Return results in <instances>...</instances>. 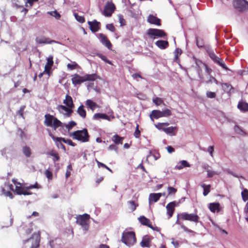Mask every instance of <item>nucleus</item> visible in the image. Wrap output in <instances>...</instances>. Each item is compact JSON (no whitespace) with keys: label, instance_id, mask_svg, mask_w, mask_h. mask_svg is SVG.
Masks as SVG:
<instances>
[{"label":"nucleus","instance_id":"obj_1","mask_svg":"<svg viewBox=\"0 0 248 248\" xmlns=\"http://www.w3.org/2000/svg\"><path fill=\"white\" fill-rule=\"evenodd\" d=\"M70 136L73 139L80 140L83 142H87L89 140V136L86 129L77 130L70 134Z\"/></svg>","mask_w":248,"mask_h":248},{"label":"nucleus","instance_id":"obj_2","mask_svg":"<svg viewBox=\"0 0 248 248\" xmlns=\"http://www.w3.org/2000/svg\"><path fill=\"white\" fill-rule=\"evenodd\" d=\"M122 241L128 247L133 246L136 242L135 233L133 232H124L122 234Z\"/></svg>","mask_w":248,"mask_h":248},{"label":"nucleus","instance_id":"obj_3","mask_svg":"<svg viewBox=\"0 0 248 248\" xmlns=\"http://www.w3.org/2000/svg\"><path fill=\"white\" fill-rule=\"evenodd\" d=\"M12 182L15 186V189H14V186L12 184H8V186L10 190L13 191H15L18 195L23 194L25 195H28L31 194V193L28 192L26 189L22 187L21 184L19 182H17L16 180L13 179L12 180Z\"/></svg>","mask_w":248,"mask_h":248},{"label":"nucleus","instance_id":"obj_4","mask_svg":"<svg viewBox=\"0 0 248 248\" xmlns=\"http://www.w3.org/2000/svg\"><path fill=\"white\" fill-rule=\"evenodd\" d=\"M171 115V112L169 109L166 108L162 111L154 110L150 115L151 119L153 121V118L158 119L160 117H167Z\"/></svg>","mask_w":248,"mask_h":248},{"label":"nucleus","instance_id":"obj_5","mask_svg":"<svg viewBox=\"0 0 248 248\" xmlns=\"http://www.w3.org/2000/svg\"><path fill=\"white\" fill-rule=\"evenodd\" d=\"M90 216L87 214L83 215H79L77 217V223L80 225L85 231H87L89 229V219Z\"/></svg>","mask_w":248,"mask_h":248},{"label":"nucleus","instance_id":"obj_6","mask_svg":"<svg viewBox=\"0 0 248 248\" xmlns=\"http://www.w3.org/2000/svg\"><path fill=\"white\" fill-rule=\"evenodd\" d=\"M147 34L150 38L153 39L156 37H164L166 36V33L163 30L156 29H149Z\"/></svg>","mask_w":248,"mask_h":248},{"label":"nucleus","instance_id":"obj_7","mask_svg":"<svg viewBox=\"0 0 248 248\" xmlns=\"http://www.w3.org/2000/svg\"><path fill=\"white\" fill-rule=\"evenodd\" d=\"M180 217L185 220H188L194 222H198L199 217L195 214H188L186 212L182 213L180 214Z\"/></svg>","mask_w":248,"mask_h":248},{"label":"nucleus","instance_id":"obj_8","mask_svg":"<svg viewBox=\"0 0 248 248\" xmlns=\"http://www.w3.org/2000/svg\"><path fill=\"white\" fill-rule=\"evenodd\" d=\"M40 238V234L39 232L37 233H34L32 235V237L29 239L26 240L25 242L32 241V245L31 248H37L39 246Z\"/></svg>","mask_w":248,"mask_h":248},{"label":"nucleus","instance_id":"obj_9","mask_svg":"<svg viewBox=\"0 0 248 248\" xmlns=\"http://www.w3.org/2000/svg\"><path fill=\"white\" fill-rule=\"evenodd\" d=\"M235 7L240 11H244L248 9V2L246 0H235Z\"/></svg>","mask_w":248,"mask_h":248},{"label":"nucleus","instance_id":"obj_10","mask_svg":"<svg viewBox=\"0 0 248 248\" xmlns=\"http://www.w3.org/2000/svg\"><path fill=\"white\" fill-rule=\"evenodd\" d=\"M57 109L60 113L63 114L66 117H70L73 112V110L72 109L63 105L58 106Z\"/></svg>","mask_w":248,"mask_h":248},{"label":"nucleus","instance_id":"obj_11","mask_svg":"<svg viewBox=\"0 0 248 248\" xmlns=\"http://www.w3.org/2000/svg\"><path fill=\"white\" fill-rule=\"evenodd\" d=\"M115 6L112 3L108 2L105 6L103 14L106 16H110L113 12Z\"/></svg>","mask_w":248,"mask_h":248},{"label":"nucleus","instance_id":"obj_12","mask_svg":"<svg viewBox=\"0 0 248 248\" xmlns=\"http://www.w3.org/2000/svg\"><path fill=\"white\" fill-rule=\"evenodd\" d=\"M35 41L37 43L40 44H51L52 43H59L55 40H50L49 38H46L45 37H37L35 39Z\"/></svg>","mask_w":248,"mask_h":248},{"label":"nucleus","instance_id":"obj_13","mask_svg":"<svg viewBox=\"0 0 248 248\" xmlns=\"http://www.w3.org/2000/svg\"><path fill=\"white\" fill-rule=\"evenodd\" d=\"M88 24L91 31L93 32H97L100 29L99 25L100 23L95 19H94L93 21H88Z\"/></svg>","mask_w":248,"mask_h":248},{"label":"nucleus","instance_id":"obj_14","mask_svg":"<svg viewBox=\"0 0 248 248\" xmlns=\"http://www.w3.org/2000/svg\"><path fill=\"white\" fill-rule=\"evenodd\" d=\"M152 237L145 235L143 237L140 243V246L142 248H150L151 247V240Z\"/></svg>","mask_w":248,"mask_h":248},{"label":"nucleus","instance_id":"obj_15","mask_svg":"<svg viewBox=\"0 0 248 248\" xmlns=\"http://www.w3.org/2000/svg\"><path fill=\"white\" fill-rule=\"evenodd\" d=\"M98 38L103 45L105 46L109 49H111L112 46L111 44L105 35L102 33H99L98 34Z\"/></svg>","mask_w":248,"mask_h":248},{"label":"nucleus","instance_id":"obj_16","mask_svg":"<svg viewBox=\"0 0 248 248\" xmlns=\"http://www.w3.org/2000/svg\"><path fill=\"white\" fill-rule=\"evenodd\" d=\"M205 48L210 57V58L215 62H217L220 59L218 58L214 52L213 50L211 48L210 46H205Z\"/></svg>","mask_w":248,"mask_h":248},{"label":"nucleus","instance_id":"obj_17","mask_svg":"<svg viewBox=\"0 0 248 248\" xmlns=\"http://www.w3.org/2000/svg\"><path fill=\"white\" fill-rule=\"evenodd\" d=\"M72 83L74 85L80 84L84 82L83 76H80L77 74H75L72 76Z\"/></svg>","mask_w":248,"mask_h":248},{"label":"nucleus","instance_id":"obj_18","mask_svg":"<svg viewBox=\"0 0 248 248\" xmlns=\"http://www.w3.org/2000/svg\"><path fill=\"white\" fill-rule=\"evenodd\" d=\"M111 118L112 119H114V116H112L110 117V116H108L106 114L100 113H95L93 116V119L97 120H99L100 119H102L107 120L108 121H110L111 120Z\"/></svg>","mask_w":248,"mask_h":248},{"label":"nucleus","instance_id":"obj_19","mask_svg":"<svg viewBox=\"0 0 248 248\" xmlns=\"http://www.w3.org/2000/svg\"><path fill=\"white\" fill-rule=\"evenodd\" d=\"M161 196V193L150 194L149 197V204H151L152 202H157Z\"/></svg>","mask_w":248,"mask_h":248},{"label":"nucleus","instance_id":"obj_20","mask_svg":"<svg viewBox=\"0 0 248 248\" xmlns=\"http://www.w3.org/2000/svg\"><path fill=\"white\" fill-rule=\"evenodd\" d=\"M147 21L152 24L157 26L160 25V20L153 15H150L147 18Z\"/></svg>","mask_w":248,"mask_h":248},{"label":"nucleus","instance_id":"obj_21","mask_svg":"<svg viewBox=\"0 0 248 248\" xmlns=\"http://www.w3.org/2000/svg\"><path fill=\"white\" fill-rule=\"evenodd\" d=\"M175 206V202H171L168 204L166 206V209L167 210V214L169 216V218L172 217L173 212L174 211V207Z\"/></svg>","mask_w":248,"mask_h":248},{"label":"nucleus","instance_id":"obj_22","mask_svg":"<svg viewBox=\"0 0 248 248\" xmlns=\"http://www.w3.org/2000/svg\"><path fill=\"white\" fill-rule=\"evenodd\" d=\"M53 64V56L50 55L47 58V62L45 66V72L49 74V70Z\"/></svg>","mask_w":248,"mask_h":248},{"label":"nucleus","instance_id":"obj_23","mask_svg":"<svg viewBox=\"0 0 248 248\" xmlns=\"http://www.w3.org/2000/svg\"><path fill=\"white\" fill-rule=\"evenodd\" d=\"M44 124L46 126H52L54 117L53 116L47 114L45 115Z\"/></svg>","mask_w":248,"mask_h":248},{"label":"nucleus","instance_id":"obj_24","mask_svg":"<svg viewBox=\"0 0 248 248\" xmlns=\"http://www.w3.org/2000/svg\"><path fill=\"white\" fill-rule=\"evenodd\" d=\"M63 103L71 109L74 106L72 98L68 95H66L65 99L63 100Z\"/></svg>","mask_w":248,"mask_h":248},{"label":"nucleus","instance_id":"obj_25","mask_svg":"<svg viewBox=\"0 0 248 248\" xmlns=\"http://www.w3.org/2000/svg\"><path fill=\"white\" fill-rule=\"evenodd\" d=\"M190 165L186 160H181L175 167L176 170H181L185 167H190Z\"/></svg>","mask_w":248,"mask_h":248},{"label":"nucleus","instance_id":"obj_26","mask_svg":"<svg viewBox=\"0 0 248 248\" xmlns=\"http://www.w3.org/2000/svg\"><path fill=\"white\" fill-rule=\"evenodd\" d=\"M155 44L158 47L161 49H165L169 46L168 42L164 40H158L155 43Z\"/></svg>","mask_w":248,"mask_h":248},{"label":"nucleus","instance_id":"obj_27","mask_svg":"<svg viewBox=\"0 0 248 248\" xmlns=\"http://www.w3.org/2000/svg\"><path fill=\"white\" fill-rule=\"evenodd\" d=\"M139 221L143 225L147 226L150 228H153V226L150 223V221L144 216H140L139 218Z\"/></svg>","mask_w":248,"mask_h":248},{"label":"nucleus","instance_id":"obj_28","mask_svg":"<svg viewBox=\"0 0 248 248\" xmlns=\"http://www.w3.org/2000/svg\"><path fill=\"white\" fill-rule=\"evenodd\" d=\"M97 78L98 76L95 74H86L83 76L84 82L94 81Z\"/></svg>","mask_w":248,"mask_h":248},{"label":"nucleus","instance_id":"obj_29","mask_svg":"<svg viewBox=\"0 0 248 248\" xmlns=\"http://www.w3.org/2000/svg\"><path fill=\"white\" fill-rule=\"evenodd\" d=\"M219 206L218 203H211L209 205V208L212 212H218L219 211Z\"/></svg>","mask_w":248,"mask_h":248},{"label":"nucleus","instance_id":"obj_30","mask_svg":"<svg viewBox=\"0 0 248 248\" xmlns=\"http://www.w3.org/2000/svg\"><path fill=\"white\" fill-rule=\"evenodd\" d=\"M86 105L93 111L95 108H98L99 106L94 102L90 99H88L86 101Z\"/></svg>","mask_w":248,"mask_h":248},{"label":"nucleus","instance_id":"obj_31","mask_svg":"<svg viewBox=\"0 0 248 248\" xmlns=\"http://www.w3.org/2000/svg\"><path fill=\"white\" fill-rule=\"evenodd\" d=\"M237 107L239 109H240L242 111H248V104L246 102H239L237 105Z\"/></svg>","mask_w":248,"mask_h":248},{"label":"nucleus","instance_id":"obj_32","mask_svg":"<svg viewBox=\"0 0 248 248\" xmlns=\"http://www.w3.org/2000/svg\"><path fill=\"white\" fill-rule=\"evenodd\" d=\"M77 112L81 117L83 118H85L86 112L83 105H81L79 107L77 110Z\"/></svg>","mask_w":248,"mask_h":248},{"label":"nucleus","instance_id":"obj_33","mask_svg":"<svg viewBox=\"0 0 248 248\" xmlns=\"http://www.w3.org/2000/svg\"><path fill=\"white\" fill-rule=\"evenodd\" d=\"M201 186L203 189V195L204 196H207L210 191V185H206L204 184H202Z\"/></svg>","mask_w":248,"mask_h":248},{"label":"nucleus","instance_id":"obj_34","mask_svg":"<svg viewBox=\"0 0 248 248\" xmlns=\"http://www.w3.org/2000/svg\"><path fill=\"white\" fill-rule=\"evenodd\" d=\"M47 155L53 156L54 158L53 161L55 162L56 161H58L60 159L59 155L55 152L54 150H51L47 153Z\"/></svg>","mask_w":248,"mask_h":248},{"label":"nucleus","instance_id":"obj_35","mask_svg":"<svg viewBox=\"0 0 248 248\" xmlns=\"http://www.w3.org/2000/svg\"><path fill=\"white\" fill-rule=\"evenodd\" d=\"M123 138L119 136L118 135H115L112 138V141L116 144H122Z\"/></svg>","mask_w":248,"mask_h":248},{"label":"nucleus","instance_id":"obj_36","mask_svg":"<svg viewBox=\"0 0 248 248\" xmlns=\"http://www.w3.org/2000/svg\"><path fill=\"white\" fill-rule=\"evenodd\" d=\"M22 151H23V154L25 155L26 156V157H30L31 155V148L27 146H25L23 147V149H22Z\"/></svg>","mask_w":248,"mask_h":248},{"label":"nucleus","instance_id":"obj_37","mask_svg":"<svg viewBox=\"0 0 248 248\" xmlns=\"http://www.w3.org/2000/svg\"><path fill=\"white\" fill-rule=\"evenodd\" d=\"M53 126L54 129L55 130L59 126H62V123L60 121L57 119L56 118L54 117V119L53 121Z\"/></svg>","mask_w":248,"mask_h":248},{"label":"nucleus","instance_id":"obj_38","mask_svg":"<svg viewBox=\"0 0 248 248\" xmlns=\"http://www.w3.org/2000/svg\"><path fill=\"white\" fill-rule=\"evenodd\" d=\"M175 129H176L175 127L170 126L163 129V131H164L166 133L170 135H174V134H173V133Z\"/></svg>","mask_w":248,"mask_h":248},{"label":"nucleus","instance_id":"obj_39","mask_svg":"<svg viewBox=\"0 0 248 248\" xmlns=\"http://www.w3.org/2000/svg\"><path fill=\"white\" fill-rule=\"evenodd\" d=\"M234 130L236 133L241 136H244L246 135V133L237 125L234 126Z\"/></svg>","mask_w":248,"mask_h":248},{"label":"nucleus","instance_id":"obj_40","mask_svg":"<svg viewBox=\"0 0 248 248\" xmlns=\"http://www.w3.org/2000/svg\"><path fill=\"white\" fill-rule=\"evenodd\" d=\"M128 208L132 211H134L137 206L134 201H130L128 202Z\"/></svg>","mask_w":248,"mask_h":248},{"label":"nucleus","instance_id":"obj_41","mask_svg":"<svg viewBox=\"0 0 248 248\" xmlns=\"http://www.w3.org/2000/svg\"><path fill=\"white\" fill-rule=\"evenodd\" d=\"M242 199L244 202L248 200V190L247 189H244L241 192Z\"/></svg>","mask_w":248,"mask_h":248},{"label":"nucleus","instance_id":"obj_42","mask_svg":"<svg viewBox=\"0 0 248 248\" xmlns=\"http://www.w3.org/2000/svg\"><path fill=\"white\" fill-rule=\"evenodd\" d=\"M164 125L168 126L169 125V123H158L157 124L155 125V126L159 130H162L165 129L166 128L164 127Z\"/></svg>","mask_w":248,"mask_h":248},{"label":"nucleus","instance_id":"obj_43","mask_svg":"<svg viewBox=\"0 0 248 248\" xmlns=\"http://www.w3.org/2000/svg\"><path fill=\"white\" fill-rule=\"evenodd\" d=\"M74 16L76 20L80 23H83L85 22L84 16H79L77 13L74 14Z\"/></svg>","mask_w":248,"mask_h":248},{"label":"nucleus","instance_id":"obj_44","mask_svg":"<svg viewBox=\"0 0 248 248\" xmlns=\"http://www.w3.org/2000/svg\"><path fill=\"white\" fill-rule=\"evenodd\" d=\"M77 124L74 121H71L68 124L65 125V127L68 129V131H70L73 126H75Z\"/></svg>","mask_w":248,"mask_h":248},{"label":"nucleus","instance_id":"obj_45","mask_svg":"<svg viewBox=\"0 0 248 248\" xmlns=\"http://www.w3.org/2000/svg\"><path fill=\"white\" fill-rule=\"evenodd\" d=\"M1 192L2 194L5 195L7 197H9L10 199L13 198V196L11 192L6 191L3 188H2Z\"/></svg>","mask_w":248,"mask_h":248},{"label":"nucleus","instance_id":"obj_46","mask_svg":"<svg viewBox=\"0 0 248 248\" xmlns=\"http://www.w3.org/2000/svg\"><path fill=\"white\" fill-rule=\"evenodd\" d=\"M153 102L155 103L157 106L161 105L163 103V100L161 98L159 97H155L153 98Z\"/></svg>","mask_w":248,"mask_h":248},{"label":"nucleus","instance_id":"obj_47","mask_svg":"<svg viewBox=\"0 0 248 248\" xmlns=\"http://www.w3.org/2000/svg\"><path fill=\"white\" fill-rule=\"evenodd\" d=\"M196 44L198 47L202 48L204 47V43L203 42L202 40L199 39L198 38L196 39ZM205 46H204L205 47Z\"/></svg>","mask_w":248,"mask_h":248},{"label":"nucleus","instance_id":"obj_48","mask_svg":"<svg viewBox=\"0 0 248 248\" xmlns=\"http://www.w3.org/2000/svg\"><path fill=\"white\" fill-rule=\"evenodd\" d=\"M38 0H24V2L25 3V6L26 7H31L33 2L35 1H37Z\"/></svg>","mask_w":248,"mask_h":248},{"label":"nucleus","instance_id":"obj_49","mask_svg":"<svg viewBox=\"0 0 248 248\" xmlns=\"http://www.w3.org/2000/svg\"><path fill=\"white\" fill-rule=\"evenodd\" d=\"M67 66L68 69H70L71 70H73V69L76 68L78 66V65L76 62H73L71 64L68 63L67 64Z\"/></svg>","mask_w":248,"mask_h":248},{"label":"nucleus","instance_id":"obj_50","mask_svg":"<svg viewBox=\"0 0 248 248\" xmlns=\"http://www.w3.org/2000/svg\"><path fill=\"white\" fill-rule=\"evenodd\" d=\"M48 14L54 16L56 19H59L60 17V15L56 11L49 12Z\"/></svg>","mask_w":248,"mask_h":248},{"label":"nucleus","instance_id":"obj_51","mask_svg":"<svg viewBox=\"0 0 248 248\" xmlns=\"http://www.w3.org/2000/svg\"><path fill=\"white\" fill-rule=\"evenodd\" d=\"M97 56L101 58L103 61L106 62L108 63L111 64V62L107 59L106 56L104 55L101 54H98Z\"/></svg>","mask_w":248,"mask_h":248},{"label":"nucleus","instance_id":"obj_52","mask_svg":"<svg viewBox=\"0 0 248 248\" xmlns=\"http://www.w3.org/2000/svg\"><path fill=\"white\" fill-rule=\"evenodd\" d=\"M218 65H219L220 66H221L223 68L226 70H228L229 69L225 66L224 63L223 62V61L219 59L218 61L217 62Z\"/></svg>","mask_w":248,"mask_h":248},{"label":"nucleus","instance_id":"obj_53","mask_svg":"<svg viewBox=\"0 0 248 248\" xmlns=\"http://www.w3.org/2000/svg\"><path fill=\"white\" fill-rule=\"evenodd\" d=\"M106 27L107 29L108 30L111 32L115 31V28L112 24H108L106 25Z\"/></svg>","mask_w":248,"mask_h":248},{"label":"nucleus","instance_id":"obj_54","mask_svg":"<svg viewBox=\"0 0 248 248\" xmlns=\"http://www.w3.org/2000/svg\"><path fill=\"white\" fill-rule=\"evenodd\" d=\"M206 96L207 97L210 98H214L216 97V94L214 92L208 91L206 93Z\"/></svg>","mask_w":248,"mask_h":248},{"label":"nucleus","instance_id":"obj_55","mask_svg":"<svg viewBox=\"0 0 248 248\" xmlns=\"http://www.w3.org/2000/svg\"><path fill=\"white\" fill-rule=\"evenodd\" d=\"M207 177L209 178H211V177H213L214 175L217 174L216 172H215L214 171L210 170H207Z\"/></svg>","mask_w":248,"mask_h":248},{"label":"nucleus","instance_id":"obj_56","mask_svg":"<svg viewBox=\"0 0 248 248\" xmlns=\"http://www.w3.org/2000/svg\"><path fill=\"white\" fill-rule=\"evenodd\" d=\"M119 20L121 26L125 25V20L124 19L123 16L122 15H118Z\"/></svg>","mask_w":248,"mask_h":248},{"label":"nucleus","instance_id":"obj_57","mask_svg":"<svg viewBox=\"0 0 248 248\" xmlns=\"http://www.w3.org/2000/svg\"><path fill=\"white\" fill-rule=\"evenodd\" d=\"M55 143L58 148H61L63 149L64 151H65V147L62 142L57 141L55 142Z\"/></svg>","mask_w":248,"mask_h":248},{"label":"nucleus","instance_id":"obj_58","mask_svg":"<svg viewBox=\"0 0 248 248\" xmlns=\"http://www.w3.org/2000/svg\"><path fill=\"white\" fill-rule=\"evenodd\" d=\"M134 135L137 138H139L140 136V131L139 129L138 124H137L136 129L134 132Z\"/></svg>","mask_w":248,"mask_h":248},{"label":"nucleus","instance_id":"obj_59","mask_svg":"<svg viewBox=\"0 0 248 248\" xmlns=\"http://www.w3.org/2000/svg\"><path fill=\"white\" fill-rule=\"evenodd\" d=\"M168 194H171L172 193L174 194L176 192V189L173 187L169 186L168 188Z\"/></svg>","mask_w":248,"mask_h":248},{"label":"nucleus","instance_id":"obj_60","mask_svg":"<svg viewBox=\"0 0 248 248\" xmlns=\"http://www.w3.org/2000/svg\"><path fill=\"white\" fill-rule=\"evenodd\" d=\"M214 82L217 85L218 84V81L213 77H210L209 79L207 81V83H212Z\"/></svg>","mask_w":248,"mask_h":248},{"label":"nucleus","instance_id":"obj_61","mask_svg":"<svg viewBox=\"0 0 248 248\" xmlns=\"http://www.w3.org/2000/svg\"><path fill=\"white\" fill-rule=\"evenodd\" d=\"M181 228L183 229V230L189 233H194V232L191 230L188 229L187 227H186L184 225H181Z\"/></svg>","mask_w":248,"mask_h":248},{"label":"nucleus","instance_id":"obj_62","mask_svg":"<svg viewBox=\"0 0 248 248\" xmlns=\"http://www.w3.org/2000/svg\"><path fill=\"white\" fill-rule=\"evenodd\" d=\"M171 243L174 246V247H175V248H177L179 247V242L178 241H175L174 239V238H171Z\"/></svg>","mask_w":248,"mask_h":248},{"label":"nucleus","instance_id":"obj_63","mask_svg":"<svg viewBox=\"0 0 248 248\" xmlns=\"http://www.w3.org/2000/svg\"><path fill=\"white\" fill-rule=\"evenodd\" d=\"M207 151L209 153L210 155L213 157V152H214V146H210L208 147L207 149Z\"/></svg>","mask_w":248,"mask_h":248},{"label":"nucleus","instance_id":"obj_64","mask_svg":"<svg viewBox=\"0 0 248 248\" xmlns=\"http://www.w3.org/2000/svg\"><path fill=\"white\" fill-rule=\"evenodd\" d=\"M108 149L109 150H114L116 152H117L118 148L114 144H111V145H109V146L108 148Z\"/></svg>","mask_w":248,"mask_h":248}]
</instances>
